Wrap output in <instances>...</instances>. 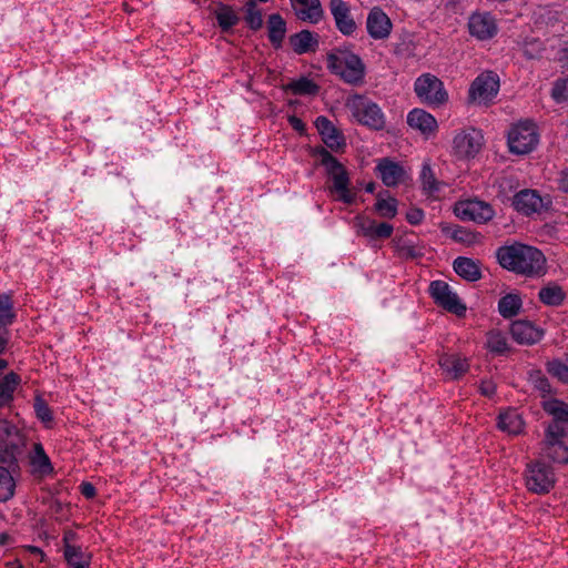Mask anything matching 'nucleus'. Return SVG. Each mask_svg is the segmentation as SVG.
Returning <instances> with one entry per match:
<instances>
[{
    "label": "nucleus",
    "mask_w": 568,
    "mask_h": 568,
    "mask_svg": "<svg viewBox=\"0 0 568 568\" xmlns=\"http://www.w3.org/2000/svg\"><path fill=\"white\" fill-rule=\"evenodd\" d=\"M496 256L504 268L516 274L532 277L546 273V258L536 247L516 243L499 247Z\"/></svg>",
    "instance_id": "obj_1"
},
{
    "label": "nucleus",
    "mask_w": 568,
    "mask_h": 568,
    "mask_svg": "<svg viewBox=\"0 0 568 568\" xmlns=\"http://www.w3.org/2000/svg\"><path fill=\"white\" fill-rule=\"evenodd\" d=\"M315 153L321 158V164L333 182L331 192L337 193L338 199L345 204H352L355 201V194L349 190L351 179L346 168L323 146L316 148Z\"/></svg>",
    "instance_id": "obj_2"
},
{
    "label": "nucleus",
    "mask_w": 568,
    "mask_h": 568,
    "mask_svg": "<svg viewBox=\"0 0 568 568\" xmlns=\"http://www.w3.org/2000/svg\"><path fill=\"white\" fill-rule=\"evenodd\" d=\"M339 54H327L328 69L342 77V79L351 84L363 80L365 74V65L359 55L346 50H339Z\"/></svg>",
    "instance_id": "obj_3"
},
{
    "label": "nucleus",
    "mask_w": 568,
    "mask_h": 568,
    "mask_svg": "<svg viewBox=\"0 0 568 568\" xmlns=\"http://www.w3.org/2000/svg\"><path fill=\"white\" fill-rule=\"evenodd\" d=\"M538 144L536 126L530 121L520 122L508 133V145L511 153L527 154Z\"/></svg>",
    "instance_id": "obj_4"
},
{
    "label": "nucleus",
    "mask_w": 568,
    "mask_h": 568,
    "mask_svg": "<svg viewBox=\"0 0 568 568\" xmlns=\"http://www.w3.org/2000/svg\"><path fill=\"white\" fill-rule=\"evenodd\" d=\"M415 92L427 104L439 105L448 99L443 82L429 73L423 74L416 80Z\"/></svg>",
    "instance_id": "obj_5"
},
{
    "label": "nucleus",
    "mask_w": 568,
    "mask_h": 568,
    "mask_svg": "<svg viewBox=\"0 0 568 568\" xmlns=\"http://www.w3.org/2000/svg\"><path fill=\"white\" fill-rule=\"evenodd\" d=\"M525 479L528 490L535 494H547L555 486V474L540 462L527 465Z\"/></svg>",
    "instance_id": "obj_6"
},
{
    "label": "nucleus",
    "mask_w": 568,
    "mask_h": 568,
    "mask_svg": "<svg viewBox=\"0 0 568 568\" xmlns=\"http://www.w3.org/2000/svg\"><path fill=\"white\" fill-rule=\"evenodd\" d=\"M430 296L435 303L445 308L446 311L463 316L466 312V306L460 302L456 293L452 292L449 285L440 280L433 281L429 285Z\"/></svg>",
    "instance_id": "obj_7"
},
{
    "label": "nucleus",
    "mask_w": 568,
    "mask_h": 568,
    "mask_svg": "<svg viewBox=\"0 0 568 568\" xmlns=\"http://www.w3.org/2000/svg\"><path fill=\"white\" fill-rule=\"evenodd\" d=\"M550 204L551 201L548 196L542 197L537 191L530 189L521 190L513 197L515 210L526 216L547 211Z\"/></svg>",
    "instance_id": "obj_8"
},
{
    "label": "nucleus",
    "mask_w": 568,
    "mask_h": 568,
    "mask_svg": "<svg viewBox=\"0 0 568 568\" xmlns=\"http://www.w3.org/2000/svg\"><path fill=\"white\" fill-rule=\"evenodd\" d=\"M456 215L462 220L474 221L477 223H486L494 217L493 207L479 200H469L459 202L455 206Z\"/></svg>",
    "instance_id": "obj_9"
},
{
    "label": "nucleus",
    "mask_w": 568,
    "mask_h": 568,
    "mask_svg": "<svg viewBox=\"0 0 568 568\" xmlns=\"http://www.w3.org/2000/svg\"><path fill=\"white\" fill-rule=\"evenodd\" d=\"M499 90V78L496 73L488 71L478 75L470 85L469 99L471 101H489Z\"/></svg>",
    "instance_id": "obj_10"
},
{
    "label": "nucleus",
    "mask_w": 568,
    "mask_h": 568,
    "mask_svg": "<svg viewBox=\"0 0 568 568\" xmlns=\"http://www.w3.org/2000/svg\"><path fill=\"white\" fill-rule=\"evenodd\" d=\"M24 437L0 439V466L19 471V459L23 456Z\"/></svg>",
    "instance_id": "obj_11"
},
{
    "label": "nucleus",
    "mask_w": 568,
    "mask_h": 568,
    "mask_svg": "<svg viewBox=\"0 0 568 568\" xmlns=\"http://www.w3.org/2000/svg\"><path fill=\"white\" fill-rule=\"evenodd\" d=\"M454 151L460 159L474 158L481 149L483 135L473 129L468 132L457 134L453 141Z\"/></svg>",
    "instance_id": "obj_12"
},
{
    "label": "nucleus",
    "mask_w": 568,
    "mask_h": 568,
    "mask_svg": "<svg viewBox=\"0 0 568 568\" xmlns=\"http://www.w3.org/2000/svg\"><path fill=\"white\" fill-rule=\"evenodd\" d=\"M354 116L364 125L374 130L384 128V115L379 106L371 101H359L354 106Z\"/></svg>",
    "instance_id": "obj_13"
},
{
    "label": "nucleus",
    "mask_w": 568,
    "mask_h": 568,
    "mask_svg": "<svg viewBox=\"0 0 568 568\" xmlns=\"http://www.w3.org/2000/svg\"><path fill=\"white\" fill-rule=\"evenodd\" d=\"M315 126L325 145L332 151H339L345 146L343 133L326 116L321 115L315 120Z\"/></svg>",
    "instance_id": "obj_14"
},
{
    "label": "nucleus",
    "mask_w": 568,
    "mask_h": 568,
    "mask_svg": "<svg viewBox=\"0 0 568 568\" xmlns=\"http://www.w3.org/2000/svg\"><path fill=\"white\" fill-rule=\"evenodd\" d=\"M392 21L388 16L379 8L374 7L366 20V28L368 34L375 40H383L388 38L392 31Z\"/></svg>",
    "instance_id": "obj_15"
},
{
    "label": "nucleus",
    "mask_w": 568,
    "mask_h": 568,
    "mask_svg": "<svg viewBox=\"0 0 568 568\" xmlns=\"http://www.w3.org/2000/svg\"><path fill=\"white\" fill-rule=\"evenodd\" d=\"M329 9L338 31L344 36L353 34L357 26L351 16L348 4L344 0H331Z\"/></svg>",
    "instance_id": "obj_16"
},
{
    "label": "nucleus",
    "mask_w": 568,
    "mask_h": 568,
    "mask_svg": "<svg viewBox=\"0 0 568 568\" xmlns=\"http://www.w3.org/2000/svg\"><path fill=\"white\" fill-rule=\"evenodd\" d=\"M356 225L361 233L371 240L388 239L393 234V225L386 222H377L367 216H357Z\"/></svg>",
    "instance_id": "obj_17"
},
{
    "label": "nucleus",
    "mask_w": 568,
    "mask_h": 568,
    "mask_svg": "<svg viewBox=\"0 0 568 568\" xmlns=\"http://www.w3.org/2000/svg\"><path fill=\"white\" fill-rule=\"evenodd\" d=\"M510 334L518 344L532 345L539 342L544 332L529 321H515L510 325Z\"/></svg>",
    "instance_id": "obj_18"
},
{
    "label": "nucleus",
    "mask_w": 568,
    "mask_h": 568,
    "mask_svg": "<svg viewBox=\"0 0 568 568\" xmlns=\"http://www.w3.org/2000/svg\"><path fill=\"white\" fill-rule=\"evenodd\" d=\"M298 19L317 23L324 16L320 0H290Z\"/></svg>",
    "instance_id": "obj_19"
},
{
    "label": "nucleus",
    "mask_w": 568,
    "mask_h": 568,
    "mask_svg": "<svg viewBox=\"0 0 568 568\" xmlns=\"http://www.w3.org/2000/svg\"><path fill=\"white\" fill-rule=\"evenodd\" d=\"M376 171L382 182L388 187L397 185L405 176V170L403 166L388 158L379 160Z\"/></svg>",
    "instance_id": "obj_20"
},
{
    "label": "nucleus",
    "mask_w": 568,
    "mask_h": 568,
    "mask_svg": "<svg viewBox=\"0 0 568 568\" xmlns=\"http://www.w3.org/2000/svg\"><path fill=\"white\" fill-rule=\"evenodd\" d=\"M468 27L470 33L480 40H486L494 37L497 31L495 21L488 13L473 14L469 19Z\"/></svg>",
    "instance_id": "obj_21"
},
{
    "label": "nucleus",
    "mask_w": 568,
    "mask_h": 568,
    "mask_svg": "<svg viewBox=\"0 0 568 568\" xmlns=\"http://www.w3.org/2000/svg\"><path fill=\"white\" fill-rule=\"evenodd\" d=\"M407 123L410 128L419 130L424 135H430L437 129L436 119L422 109L412 110L407 115Z\"/></svg>",
    "instance_id": "obj_22"
},
{
    "label": "nucleus",
    "mask_w": 568,
    "mask_h": 568,
    "mask_svg": "<svg viewBox=\"0 0 568 568\" xmlns=\"http://www.w3.org/2000/svg\"><path fill=\"white\" fill-rule=\"evenodd\" d=\"M438 364L452 379H458L468 371L469 367L467 359L457 354L442 355Z\"/></svg>",
    "instance_id": "obj_23"
},
{
    "label": "nucleus",
    "mask_w": 568,
    "mask_h": 568,
    "mask_svg": "<svg viewBox=\"0 0 568 568\" xmlns=\"http://www.w3.org/2000/svg\"><path fill=\"white\" fill-rule=\"evenodd\" d=\"M453 268L465 281L476 282L481 278L480 264L473 258L458 256L453 263Z\"/></svg>",
    "instance_id": "obj_24"
},
{
    "label": "nucleus",
    "mask_w": 568,
    "mask_h": 568,
    "mask_svg": "<svg viewBox=\"0 0 568 568\" xmlns=\"http://www.w3.org/2000/svg\"><path fill=\"white\" fill-rule=\"evenodd\" d=\"M290 43L297 54L314 52L318 47L317 36L310 30H302L290 37Z\"/></svg>",
    "instance_id": "obj_25"
},
{
    "label": "nucleus",
    "mask_w": 568,
    "mask_h": 568,
    "mask_svg": "<svg viewBox=\"0 0 568 568\" xmlns=\"http://www.w3.org/2000/svg\"><path fill=\"white\" fill-rule=\"evenodd\" d=\"M268 39L275 49L282 47L286 33V22L280 13H272L267 20Z\"/></svg>",
    "instance_id": "obj_26"
},
{
    "label": "nucleus",
    "mask_w": 568,
    "mask_h": 568,
    "mask_svg": "<svg viewBox=\"0 0 568 568\" xmlns=\"http://www.w3.org/2000/svg\"><path fill=\"white\" fill-rule=\"evenodd\" d=\"M498 427L510 435H517L523 430L524 422L516 410L508 409L500 413L498 417Z\"/></svg>",
    "instance_id": "obj_27"
},
{
    "label": "nucleus",
    "mask_w": 568,
    "mask_h": 568,
    "mask_svg": "<svg viewBox=\"0 0 568 568\" xmlns=\"http://www.w3.org/2000/svg\"><path fill=\"white\" fill-rule=\"evenodd\" d=\"M397 200L388 195V191L379 192L376 196L374 211L384 219H393L397 214Z\"/></svg>",
    "instance_id": "obj_28"
},
{
    "label": "nucleus",
    "mask_w": 568,
    "mask_h": 568,
    "mask_svg": "<svg viewBox=\"0 0 568 568\" xmlns=\"http://www.w3.org/2000/svg\"><path fill=\"white\" fill-rule=\"evenodd\" d=\"M63 554L64 559L71 568H87L92 558L90 552L83 551L79 546H67Z\"/></svg>",
    "instance_id": "obj_29"
},
{
    "label": "nucleus",
    "mask_w": 568,
    "mask_h": 568,
    "mask_svg": "<svg viewBox=\"0 0 568 568\" xmlns=\"http://www.w3.org/2000/svg\"><path fill=\"white\" fill-rule=\"evenodd\" d=\"M523 302L518 294H506L498 302V312L504 318H511L519 314Z\"/></svg>",
    "instance_id": "obj_30"
},
{
    "label": "nucleus",
    "mask_w": 568,
    "mask_h": 568,
    "mask_svg": "<svg viewBox=\"0 0 568 568\" xmlns=\"http://www.w3.org/2000/svg\"><path fill=\"white\" fill-rule=\"evenodd\" d=\"M215 18L217 20L219 27L224 32L230 31L240 21V18L233 10V8L222 2L219 3V9L215 12Z\"/></svg>",
    "instance_id": "obj_31"
},
{
    "label": "nucleus",
    "mask_w": 568,
    "mask_h": 568,
    "mask_svg": "<svg viewBox=\"0 0 568 568\" xmlns=\"http://www.w3.org/2000/svg\"><path fill=\"white\" fill-rule=\"evenodd\" d=\"M283 89L298 95H315L320 91V87L306 77L287 83Z\"/></svg>",
    "instance_id": "obj_32"
},
{
    "label": "nucleus",
    "mask_w": 568,
    "mask_h": 568,
    "mask_svg": "<svg viewBox=\"0 0 568 568\" xmlns=\"http://www.w3.org/2000/svg\"><path fill=\"white\" fill-rule=\"evenodd\" d=\"M20 376L13 372L7 374L0 381V405H7L12 400V395L18 384Z\"/></svg>",
    "instance_id": "obj_33"
},
{
    "label": "nucleus",
    "mask_w": 568,
    "mask_h": 568,
    "mask_svg": "<svg viewBox=\"0 0 568 568\" xmlns=\"http://www.w3.org/2000/svg\"><path fill=\"white\" fill-rule=\"evenodd\" d=\"M538 296L544 304L549 306H558L565 300V293L562 288L557 284L547 285L542 287L539 291Z\"/></svg>",
    "instance_id": "obj_34"
},
{
    "label": "nucleus",
    "mask_w": 568,
    "mask_h": 568,
    "mask_svg": "<svg viewBox=\"0 0 568 568\" xmlns=\"http://www.w3.org/2000/svg\"><path fill=\"white\" fill-rule=\"evenodd\" d=\"M17 471L0 466V501L9 500L14 493V479L13 476Z\"/></svg>",
    "instance_id": "obj_35"
},
{
    "label": "nucleus",
    "mask_w": 568,
    "mask_h": 568,
    "mask_svg": "<svg viewBox=\"0 0 568 568\" xmlns=\"http://www.w3.org/2000/svg\"><path fill=\"white\" fill-rule=\"evenodd\" d=\"M546 413L554 417V422H568V404L552 398L542 403Z\"/></svg>",
    "instance_id": "obj_36"
},
{
    "label": "nucleus",
    "mask_w": 568,
    "mask_h": 568,
    "mask_svg": "<svg viewBox=\"0 0 568 568\" xmlns=\"http://www.w3.org/2000/svg\"><path fill=\"white\" fill-rule=\"evenodd\" d=\"M245 22L252 30H258L263 26V17L257 8L256 0H248L245 4Z\"/></svg>",
    "instance_id": "obj_37"
},
{
    "label": "nucleus",
    "mask_w": 568,
    "mask_h": 568,
    "mask_svg": "<svg viewBox=\"0 0 568 568\" xmlns=\"http://www.w3.org/2000/svg\"><path fill=\"white\" fill-rule=\"evenodd\" d=\"M544 452L552 462L568 464V446L564 442L546 445Z\"/></svg>",
    "instance_id": "obj_38"
},
{
    "label": "nucleus",
    "mask_w": 568,
    "mask_h": 568,
    "mask_svg": "<svg viewBox=\"0 0 568 568\" xmlns=\"http://www.w3.org/2000/svg\"><path fill=\"white\" fill-rule=\"evenodd\" d=\"M487 347L496 354H504L508 349L506 336L496 329L487 333Z\"/></svg>",
    "instance_id": "obj_39"
},
{
    "label": "nucleus",
    "mask_w": 568,
    "mask_h": 568,
    "mask_svg": "<svg viewBox=\"0 0 568 568\" xmlns=\"http://www.w3.org/2000/svg\"><path fill=\"white\" fill-rule=\"evenodd\" d=\"M420 181L423 190L427 194H433L439 190V182L435 178V174L428 163H424L420 172Z\"/></svg>",
    "instance_id": "obj_40"
},
{
    "label": "nucleus",
    "mask_w": 568,
    "mask_h": 568,
    "mask_svg": "<svg viewBox=\"0 0 568 568\" xmlns=\"http://www.w3.org/2000/svg\"><path fill=\"white\" fill-rule=\"evenodd\" d=\"M564 422H551L545 434V446L556 443H561L562 438L566 436V429L564 427Z\"/></svg>",
    "instance_id": "obj_41"
},
{
    "label": "nucleus",
    "mask_w": 568,
    "mask_h": 568,
    "mask_svg": "<svg viewBox=\"0 0 568 568\" xmlns=\"http://www.w3.org/2000/svg\"><path fill=\"white\" fill-rule=\"evenodd\" d=\"M34 453L36 454L32 459V463L39 467V470L42 474H44V475L51 474L53 471V467H52V464H51L48 455L43 450V447L41 446V444L34 445Z\"/></svg>",
    "instance_id": "obj_42"
},
{
    "label": "nucleus",
    "mask_w": 568,
    "mask_h": 568,
    "mask_svg": "<svg viewBox=\"0 0 568 568\" xmlns=\"http://www.w3.org/2000/svg\"><path fill=\"white\" fill-rule=\"evenodd\" d=\"M34 412L37 417L44 424H50L53 420L52 410L48 406L47 402L41 396L34 398Z\"/></svg>",
    "instance_id": "obj_43"
},
{
    "label": "nucleus",
    "mask_w": 568,
    "mask_h": 568,
    "mask_svg": "<svg viewBox=\"0 0 568 568\" xmlns=\"http://www.w3.org/2000/svg\"><path fill=\"white\" fill-rule=\"evenodd\" d=\"M547 371L550 375L558 378L562 383H568V365L558 361L554 359L551 362H548L547 364Z\"/></svg>",
    "instance_id": "obj_44"
},
{
    "label": "nucleus",
    "mask_w": 568,
    "mask_h": 568,
    "mask_svg": "<svg viewBox=\"0 0 568 568\" xmlns=\"http://www.w3.org/2000/svg\"><path fill=\"white\" fill-rule=\"evenodd\" d=\"M529 381L544 396L551 393L549 381L540 371L532 372Z\"/></svg>",
    "instance_id": "obj_45"
},
{
    "label": "nucleus",
    "mask_w": 568,
    "mask_h": 568,
    "mask_svg": "<svg viewBox=\"0 0 568 568\" xmlns=\"http://www.w3.org/2000/svg\"><path fill=\"white\" fill-rule=\"evenodd\" d=\"M551 97L557 102L568 101V77L555 81Z\"/></svg>",
    "instance_id": "obj_46"
},
{
    "label": "nucleus",
    "mask_w": 568,
    "mask_h": 568,
    "mask_svg": "<svg viewBox=\"0 0 568 568\" xmlns=\"http://www.w3.org/2000/svg\"><path fill=\"white\" fill-rule=\"evenodd\" d=\"M395 248L402 257L416 258L422 253L416 248L415 244H408L405 241H394Z\"/></svg>",
    "instance_id": "obj_47"
},
{
    "label": "nucleus",
    "mask_w": 568,
    "mask_h": 568,
    "mask_svg": "<svg viewBox=\"0 0 568 568\" xmlns=\"http://www.w3.org/2000/svg\"><path fill=\"white\" fill-rule=\"evenodd\" d=\"M23 437L19 429L7 420L0 422V439H12Z\"/></svg>",
    "instance_id": "obj_48"
},
{
    "label": "nucleus",
    "mask_w": 568,
    "mask_h": 568,
    "mask_svg": "<svg viewBox=\"0 0 568 568\" xmlns=\"http://www.w3.org/2000/svg\"><path fill=\"white\" fill-rule=\"evenodd\" d=\"M450 236L453 240L460 243L469 244L474 241V234L462 226H456L452 231Z\"/></svg>",
    "instance_id": "obj_49"
},
{
    "label": "nucleus",
    "mask_w": 568,
    "mask_h": 568,
    "mask_svg": "<svg viewBox=\"0 0 568 568\" xmlns=\"http://www.w3.org/2000/svg\"><path fill=\"white\" fill-rule=\"evenodd\" d=\"M14 317V313H0V335H8L7 326L13 323Z\"/></svg>",
    "instance_id": "obj_50"
},
{
    "label": "nucleus",
    "mask_w": 568,
    "mask_h": 568,
    "mask_svg": "<svg viewBox=\"0 0 568 568\" xmlns=\"http://www.w3.org/2000/svg\"><path fill=\"white\" fill-rule=\"evenodd\" d=\"M406 219L410 224L417 225L423 221L424 212L420 209L414 207L407 212Z\"/></svg>",
    "instance_id": "obj_51"
},
{
    "label": "nucleus",
    "mask_w": 568,
    "mask_h": 568,
    "mask_svg": "<svg viewBox=\"0 0 568 568\" xmlns=\"http://www.w3.org/2000/svg\"><path fill=\"white\" fill-rule=\"evenodd\" d=\"M12 307L11 297L8 294H0V313H14Z\"/></svg>",
    "instance_id": "obj_52"
},
{
    "label": "nucleus",
    "mask_w": 568,
    "mask_h": 568,
    "mask_svg": "<svg viewBox=\"0 0 568 568\" xmlns=\"http://www.w3.org/2000/svg\"><path fill=\"white\" fill-rule=\"evenodd\" d=\"M480 393L484 396H493L496 392V385L491 381H483L479 386Z\"/></svg>",
    "instance_id": "obj_53"
},
{
    "label": "nucleus",
    "mask_w": 568,
    "mask_h": 568,
    "mask_svg": "<svg viewBox=\"0 0 568 568\" xmlns=\"http://www.w3.org/2000/svg\"><path fill=\"white\" fill-rule=\"evenodd\" d=\"M288 122L291 124V126L297 131L300 134H304L305 133V123L300 119L297 118L296 115H290L288 116Z\"/></svg>",
    "instance_id": "obj_54"
},
{
    "label": "nucleus",
    "mask_w": 568,
    "mask_h": 568,
    "mask_svg": "<svg viewBox=\"0 0 568 568\" xmlns=\"http://www.w3.org/2000/svg\"><path fill=\"white\" fill-rule=\"evenodd\" d=\"M80 490H81V494L88 499L93 498L97 494L95 487L91 483H88V481H83L80 485Z\"/></svg>",
    "instance_id": "obj_55"
},
{
    "label": "nucleus",
    "mask_w": 568,
    "mask_h": 568,
    "mask_svg": "<svg viewBox=\"0 0 568 568\" xmlns=\"http://www.w3.org/2000/svg\"><path fill=\"white\" fill-rule=\"evenodd\" d=\"M75 539H77V534L72 530H67L63 536L64 549L67 548V546H72L71 541H74Z\"/></svg>",
    "instance_id": "obj_56"
},
{
    "label": "nucleus",
    "mask_w": 568,
    "mask_h": 568,
    "mask_svg": "<svg viewBox=\"0 0 568 568\" xmlns=\"http://www.w3.org/2000/svg\"><path fill=\"white\" fill-rule=\"evenodd\" d=\"M394 241H405L408 244H415V234L413 232H405L403 235L395 237Z\"/></svg>",
    "instance_id": "obj_57"
},
{
    "label": "nucleus",
    "mask_w": 568,
    "mask_h": 568,
    "mask_svg": "<svg viewBox=\"0 0 568 568\" xmlns=\"http://www.w3.org/2000/svg\"><path fill=\"white\" fill-rule=\"evenodd\" d=\"M50 509L53 514L55 515H61L63 509H64V506L61 501L59 500H53L50 505Z\"/></svg>",
    "instance_id": "obj_58"
},
{
    "label": "nucleus",
    "mask_w": 568,
    "mask_h": 568,
    "mask_svg": "<svg viewBox=\"0 0 568 568\" xmlns=\"http://www.w3.org/2000/svg\"><path fill=\"white\" fill-rule=\"evenodd\" d=\"M560 189L564 190L565 192H568V171L562 172V174H561Z\"/></svg>",
    "instance_id": "obj_59"
},
{
    "label": "nucleus",
    "mask_w": 568,
    "mask_h": 568,
    "mask_svg": "<svg viewBox=\"0 0 568 568\" xmlns=\"http://www.w3.org/2000/svg\"><path fill=\"white\" fill-rule=\"evenodd\" d=\"M7 345H8V336H4L3 334H1L0 335V354L4 352Z\"/></svg>",
    "instance_id": "obj_60"
},
{
    "label": "nucleus",
    "mask_w": 568,
    "mask_h": 568,
    "mask_svg": "<svg viewBox=\"0 0 568 568\" xmlns=\"http://www.w3.org/2000/svg\"><path fill=\"white\" fill-rule=\"evenodd\" d=\"M8 568H23V566L19 562V560L8 561L6 564Z\"/></svg>",
    "instance_id": "obj_61"
},
{
    "label": "nucleus",
    "mask_w": 568,
    "mask_h": 568,
    "mask_svg": "<svg viewBox=\"0 0 568 568\" xmlns=\"http://www.w3.org/2000/svg\"><path fill=\"white\" fill-rule=\"evenodd\" d=\"M10 540V536L6 532L0 534V545H6Z\"/></svg>",
    "instance_id": "obj_62"
},
{
    "label": "nucleus",
    "mask_w": 568,
    "mask_h": 568,
    "mask_svg": "<svg viewBox=\"0 0 568 568\" xmlns=\"http://www.w3.org/2000/svg\"><path fill=\"white\" fill-rule=\"evenodd\" d=\"M28 549L33 554L40 555L41 560H43L44 554L41 551V549H39L38 547H34V546H29Z\"/></svg>",
    "instance_id": "obj_63"
},
{
    "label": "nucleus",
    "mask_w": 568,
    "mask_h": 568,
    "mask_svg": "<svg viewBox=\"0 0 568 568\" xmlns=\"http://www.w3.org/2000/svg\"><path fill=\"white\" fill-rule=\"evenodd\" d=\"M375 186L376 184L374 182H369L366 186H365V191L368 192V193H373L375 191Z\"/></svg>",
    "instance_id": "obj_64"
}]
</instances>
